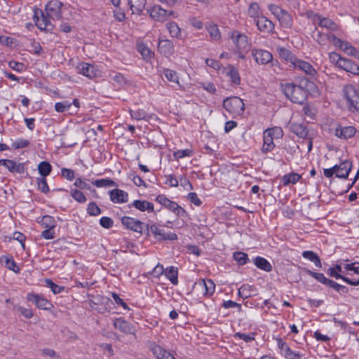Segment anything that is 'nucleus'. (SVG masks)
<instances>
[{
  "mask_svg": "<svg viewBox=\"0 0 359 359\" xmlns=\"http://www.w3.org/2000/svg\"><path fill=\"white\" fill-rule=\"evenodd\" d=\"M280 88L291 102L299 104L304 103L309 94H315L318 91L315 83L306 77L300 78L294 83H281Z\"/></svg>",
  "mask_w": 359,
  "mask_h": 359,
  "instance_id": "f257e3e1",
  "label": "nucleus"
},
{
  "mask_svg": "<svg viewBox=\"0 0 359 359\" xmlns=\"http://www.w3.org/2000/svg\"><path fill=\"white\" fill-rule=\"evenodd\" d=\"M151 233L154 238L158 241H176L177 239V235L175 233H165L164 231L159 228V226L155 224H147V228L144 230V233L149 236Z\"/></svg>",
  "mask_w": 359,
  "mask_h": 359,
  "instance_id": "f03ea898",
  "label": "nucleus"
},
{
  "mask_svg": "<svg viewBox=\"0 0 359 359\" xmlns=\"http://www.w3.org/2000/svg\"><path fill=\"white\" fill-rule=\"evenodd\" d=\"M223 107L227 111L234 115H241L245 109L243 100L236 96L224 99Z\"/></svg>",
  "mask_w": 359,
  "mask_h": 359,
  "instance_id": "7ed1b4c3",
  "label": "nucleus"
},
{
  "mask_svg": "<svg viewBox=\"0 0 359 359\" xmlns=\"http://www.w3.org/2000/svg\"><path fill=\"white\" fill-rule=\"evenodd\" d=\"M344 94L349 104V109L359 112V90L350 85L344 87Z\"/></svg>",
  "mask_w": 359,
  "mask_h": 359,
  "instance_id": "20e7f679",
  "label": "nucleus"
},
{
  "mask_svg": "<svg viewBox=\"0 0 359 359\" xmlns=\"http://www.w3.org/2000/svg\"><path fill=\"white\" fill-rule=\"evenodd\" d=\"M48 15H45L43 11L36 8L34 10V20L36 27L41 30H52L53 26L51 25Z\"/></svg>",
  "mask_w": 359,
  "mask_h": 359,
  "instance_id": "39448f33",
  "label": "nucleus"
},
{
  "mask_svg": "<svg viewBox=\"0 0 359 359\" xmlns=\"http://www.w3.org/2000/svg\"><path fill=\"white\" fill-rule=\"evenodd\" d=\"M62 5V3L57 0L50 1L45 8L48 17L53 20H59L62 16L61 7Z\"/></svg>",
  "mask_w": 359,
  "mask_h": 359,
  "instance_id": "423d86ee",
  "label": "nucleus"
},
{
  "mask_svg": "<svg viewBox=\"0 0 359 359\" xmlns=\"http://www.w3.org/2000/svg\"><path fill=\"white\" fill-rule=\"evenodd\" d=\"M27 299L32 302L36 306L40 309L48 310L53 306V304L48 299L44 298L42 295L29 292L27 295Z\"/></svg>",
  "mask_w": 359,
  "mask_h": 359,
  "instance_id": "0eeeda50",
  "label": "nucleus"
},
{
  "mask_svg": "<svg viewBox=\"0 0 359 359\" xmlns=\"http://www.w3.org/2000/svg\"><path fill=\"white\" fill-rule=\"evenodd\" d=\"M231 39L236 45L238 51L248 49L250 43L248 41V37L243 34L240 33L237 30H233L231 34Z\"/></svg>",
  "mask_w": 359,
  "mask_h": 359,
  "instance_id": "6e6552de",
  "label": "nucleus"
},
{
  "mask_svg": "<svg viewBox=\"0 0 359 359\" xmlns=\"http://www.w3.org/2000/svg\"><path fill=\"white\" fill-rule=\"evenodd\" d=\"M252 55L255 62L259 65H266L273 62L272 54L265 50L262 49H253Z\"/></svg>",
  "mask_w": 359,
  "mask_h": 359,
  "instance_id": "1a4fd4ad",
  "label": "nucleus"
},
{
  "mask_svg": "<svg viewBox=\"0 0 359 359\" xmlns=\"http://www.w3.org/2000/svg\"><path fill=\"white\" fill-rule=\"evenodd\" d=\"M292 66L295 69L301 71L311 77L315 76L317 73L316 69L309 62L300 60L297 57L292 64Z\"/></svg>",
  "mask_w": 359,
  "mask_h": 359,
  "instance_id": "9d476101",
  "label": "nucleus"
},
{
  "mask_svg": "<svg viewBox=\"0 0 359 359\" xmlns=\"http://www.w3.org/2000/svg\"><path fill=\"white\" fill-rule=\"evenodd\" d=\"M121 223L128 229H130L135 232L140 233L141 234L142 233L143 222H142L141 221L130 217L124 216L121 218Z\"/></svg>",
  "mask_w": 359,
  "mask_h": 359,
  "instance_id": "9b49d317",
  "label": "nucleus"
},
{
  "mask_svg": "<svg viewBox=\"0 0 359 359\" xmlns=\"http://www.w3.org/2000/svg\"><path fill=\"white\" fill-rule=\"evenodd\" d=\"M147 13L152 19L156 21L164 22L167 20L168 11L161 8L159 5L154 6L147 9Z\"/></svg>",
  "mask_w": 359,
  "mask_h": 359,
  "instance_id": "f8f14e48",
  "label": "nucleus"
},
{
  "mask_svg": "<svg viewBox=\"0 0 359 359\" xmlns=\"http://www.w3.org/2000/svg\"><path fill=\"white\" fill-rule=\"evenodd\" d=\"M114 326L126 334H134L135 332V326L122 318H116L114 321Z\"/></svg>",
  "mask_w": 359,
  "mask_h": 359,
  "instance_id": "ddd939ff",
  "label": "nucleus"
},
{
  "mask_svg": "<svg viewBox=\"0 0 359 359\" xmlns=\"http://www.w3.org/2000/svg\"><path fill=\"white\" fill-rule=\"evenodd\" d=\"M158 50L162 55L168 57L175 53V45L169 39H159Z\"/></svg>",
  "mask_w": 359,
  "mask_h": 359,
  "instance_id": "4468645a",
  "label": "nucleus"
},
{
  "mask_svg": "<svg viewBox=\"0 0 359 359\" xmlns=\"http://www.w3.org/2000/svg\"><path fill=\"white\" fill-rule=\"evenodd\" d=\"M254 22L260 32L269 33L274 29V24L264 16L258 18Z\"/></svg>",
  "mask_w": 359,
  "mask_h": 359,
  "instance_id": "2eb2a0df",
  "label": "nucleus"
},
{
  "mask_svg": "<svg viewBox=\"0 0 359 359\" xmlns=\"http://www.w3.org/2000/svg\"><path fill=\"white\" fill-rule=\"evenodd\" d=\"M278 346L281 351V353L288 359L301 358L302 355L299 353H296L287 346V344L281 339H278Z\"/></svg>",
  "mask_w": 359,
  "mask_h": 359,
  "instance_id": "dca6fc26",
  "label": "nucleus"
},
{
  "mask_svg": "<svg viewBox=\"0 0 359 359\" xmlns=\"http://www.w3.org/2000/svg\"><path fill=\"white\" fill-rule=\"evenodd\" d=\"M356 133V129L353 126H339L335 129L334 135L344 140L349 139L354 136Z\"/></svg>",
  "mask_w": 359,
  "mask_h": 359,
  "instance_id": "f3484780",
  "label": "nucleus"
},
{
  "mask_svg": "<svg viewBox=\"0 0 359 359\" xmlns=\"http://www.w3.org/2000/svg\"><path fill=\"white\" fill-rule=\"evenodd\" d=\"M263 141L264 144L262 147V151L263 153L266 154L267 152L272 151L275 147L272 133L270 129H267L264 132Z\"/></svg>",
  "mask_w": 359,
  "mask_h": 359,
  "instance_id": "a211bd4d",
  "label": "nucleus"
},
{
  "mask_svg": "<svg viewBox=\"0 0 359 359\" xmlns=\"http://www.w3.org/2000/svg\"><path fill=\"white\" fill-rule=\"evenodd\" d=\"M339 68L355 75H359V66L351 60L344 58L339 64Z\"/></svg>",
  "mask_w": 359,
  "mask_h": 359,
  "instance_id": "6ab92c4d",
  "label": "nucleus"
},
{
  "mask_svg": "<svg viewBox=\"0 0 359 359\" xmlns=\"http://www.w3.org/2000/svg\"><path fill=\"white\" fill-rule=\"evenodd\" d=\"M290 129L300 138L306 139L308 136L309 130L306 126L302 123L292 122L290 123Z\"/></svg>",
  "mask_w": 359,
  "mask_h": 359,
  "instance_id": "aec40b11",
  "label": "nucleus"
},
{
  "mask_svg": "<svg viewBox=\"0 0 359 359\" xmlns=\"http://www.w3.org/2000/svg\"><path fill=\"white\" fill-rule=\"evenodd\" d=\"M129 208L135 207L136 209L144 212L147 210L149 212H154V204L148 201L135 200L128 205Z\"/></svg>",
  "mask_w": 359,
  "mask_h": 359,
  "instance_id": "412c9836",
  "label": "nucleus"
},
{
  "mask_svg": "<svg viewBox=\"0 0 359 359\" xmlns=\"http://www.w3.org/2000/svg\"><path fill=\"white\" fill-rule=\"evenodd\" d=\"M110 198L114 203H125L128 201V194L127 192L114 189L109 191Z\"/></svg>",
  "mask_w": 359,
  "mask_h": 359,
  "instance_id": "4be33fe9",
  "label": "nucleus"
},
{
  "mask_svg": "<svg viewBox=\"0 0 359 359\" xmlns=\"http://www.w3.org/2000/svg\"><path fill=\"white\" fill-rule=\"evenodd\" d=\"M352 168V162L348 160L342 161L339 165V170L336 174V177L346 179Z\"/></svg>",
  "mask_w": 359,
  "mask_h": 359,
  "instance_id": "5701e85b",
  "label": "nucleus"
},
{
  "mask_svg": "<svg viewBox=\"0 0 359 359\" xmlns=\"http://www.w3.org/2000/svg\"><path fill=\"white\" fill-rule=\"evenodd\" d=\"M225 73L231 79V82L235 85L241 83V77L238 69L232 65H229L225 68Z\"/></svg>",
  "mask_w": 359,
  "mask_h": 359,
  "instance_id": "b1692460",
  "label": "nucleus"
},
{
  "mask_svg": "<svg viewBox=\"0 0 359 359\" xmlns=\"http://www.w3.org/2000/svg\"><path fill=\"white\" fill-rule=\"evenodd\" d=\"M78 72L88 78H93L95 76L94 72V67L86 62H81L76 67Z\"/></svg>",
  "mask_w": 359,
  "mask_h": 359,
  "instance_id": "393cba45",
  "label": "nucleus"
},
{
  "mask_svg": "<svg viewBox=\"0 0 359 359\" xmlns=\"http://www.w3.org/2000/svg\"><path fill=\"white\" fill-rule=\"evenodd\" d=\"M280 25L284 28H291L292 26V16L283 9V11L276 18Z\"/></svg>",
  "mask_w": 359,
  "mask_h": 359,
  "instance_id": "a878e982",
  "label": "nucleus"
},
{
  "mask_svg": "<svg viewBox=\"0 0 359 359\" xmlns=\"http://www.w3.org/2000/svg\"><path fill=\"white\" fill-rule=\"evenodd\" d=\"M255 265L259 269H262L266 272H271L272 271V266L271 263L267 261L265 258L262 257H256L253 259Z\"/></svg>",
  "mask_w": 359,
  "mask_h": 359,
  "instance_id": "bb28decb",
  "label": "nucleus"
},
{
  "mask_svg": "<svg viewBox=\"0 0 359 359\" xmlns=\"http://www.w3.org/2000/svg\"><path fill=\"white\" fill-rule=\"evenodd\" d=\"M146 0H128L133 13L140 15L146 5Z\"/></svg>",
  "mask_w": 359,
  "mask_h": 359,
  "instance_id": "cd10ccee",
  "label": "nucleus"
},
{
  "mask_svg": "<svg viewBox=\"0 0 359 359\" xmlns=\"http://www.w3.org/2000/svg\"><path fill=\"white\" fill-rule=\"evenodd\" d=\"M152 352L157 359H170V357L172 356V355L158 345H156L152 348Z\"/></svg>",
  "mask_w": 359,
  "mask_h": 359,
  "instance_id": "c85d7f7f",
  "label": "nucleus"
},
{
  "mask_svg": "<svg viewBox=\"0 0 359 359\" xmlns=\"http://www.w3.org/2000/svg\"><path fill=\"white\" fill-rule=\"evenodd\" d=\"M278 52L280 58L285 60L286 61L290 62L292 65L297 59V57L290 50L285 48H278Z\"/></svg>",
  "mask_w": 359,
  "mask_h": 359,
  "instance_id": "c756f323",
  "label": "nucleus"
},
{
  "mask_svg": "<svg viewBox=\"0 0 359 359\" xmlns=\"http://www.w3.org/2000/svg\"><path fill=\"white\" fill-rule=\"evenodd\" d=\"M302 257L313 262L317 267H322L320 258L316 252L313 251H304L302 253Z\"/></svg>",
  "mask_w": 359,
  "mask_h": 359,
  "instance_id": "7c9ffc66",
  "label": "nucleus"
},
{
  "mask_svg": "<svg viewBox=\"0 0 359 359\" xmlns=\"http://www.w3.org/2000/svg\"><path fill=\"white\" fill-rule=\"evenodd\" d=\"M1 262L5 263L6 267L18 273L20 272V268L17 266L15 262L11 256H4L1 258Z\"/></svg>",
  "mask_w": 359,
  "mask_h": 359,
  "instance_id": "2f4dec72",
  "label": "nucleus"
},
{
  "mask_svg": "<svg viewBox=\"0 0 359 359\" xmlns=\"http://www.w3.org/2000/svg\"><path fill=\"white\" fill-rule=\"evenodd\" d=\"M166 28L172 37L180 39L181 37V29L175 22H169L166 24Z\"/></svg>",
  "mask_w": 359,
  "mask_h": 359,
  "instance_id": "473e14b6",
  "label": "nucleus"
},
{
  "mask_svg": "<svg viewBox=\"0 0 359 359\" xmlns=\"http://www.w3.org/2000/svg\"><path fill=\"white\" fill-rule=\"evenodd\" d=\"M302 178V176L296 172H291L285 175L283 177V184L284 186H287L290 184H295Z\"/></svg>",
  "mask_w": 359,
  "mask_h": 359,
  "instance_id": "72a5a7b5",
  "label": "nucleus"
},
{
  "mask_svg": "<svg viewBox=\"0 0 359 359\" xmlns=\"http://www.w3.org/2000/svg\"><path fill=\"white\" fill-rule=\"evenodd\" d=\"M38 170L42 177H46L51 172L52 166L48 161H41L38 165Z\"/></svg>",
  "mask_w": 359,
  "mask_h": 359,
  "instance_id": "f704fd0d",
  "label": "nucleus"
},
{
  "mask_svg": "<svg viewBox=\"0 0 359 359\" xmlns=\"http://www.w3.org/2000/svg\"><path fill=\"white\" fill-rule=\"evenodd\" d=\"M165 275L173 285H177L178 271L176 268L170 266L169 269H167L165 271Z\"/></svg>",
  "mask_w": 359,
  "mask_h": 359,
  "instance_id": "c9c22d12",
  "label": "nucleus"
},
{
  "mask_svg": "<svg viewBox=\"0 0 359 359\" xmlns=\"http://www.w3.org/2000/svg\"><path fill=\"white\" fill-rule=\"evenodd\" d=\"M97 187H117V184L109 178L96 180L92 182Z\"/></svg>",
  "mask_w": 359,
  "mask_h": 359,
  "instance_id": "e433bc0d",
  "label": "nucleus"
},
{
  "mask_svg": "<svg viewBox=\"0 0 359 359\" xmlns=\"http://www.w3.org/2000/svg\"><path fill=\"white\" fill-rule=\"evenodd\" d=\"M8 170L11 172L22 174L25 171V163H16L15 161L11 160Z\"/></svg>",
  "mask_w": 359,
  "mask_h": 359,
  "instance_id": "4c0bfd02",
  "label": "nucleus"
},
{
  "mask_svg": "<svg viewBox=\"0 0 359 359\" xmlns=\"http://www.w3.org/2000/svg\"><path fill=\"white\" fill-rule=\"evenodd\" d=\"M325 285L339 292L347 293L348 292V288L347 287H346L345 285H339L331 279H328Z\"/></svg>",
  "mask_w": 359,
  "mask_h": 359,
  "instance_id": "58836bf2",
  "label": "nucleus"
},
{
  "mask_svg": "<svg viewBox=\"0 0 359 359\" xmlns=\"http://www.w3.org/2000/svg\"><path fill=\"white\" fill-rule=\"evenodd\" d=\"M233 257L238 264L241 266L250 262L248 254L243 252H235Z\"/></svg>",
  "mask_w": 359,
  "mask_h": 359,
  "instance_id": "ea45409f",
  "label": "nucleus"
},
{
  "mask_svg": "<svg viewBox=\"0 0 359 359\" xmlns=\"http://www.w3.org/2000/svg\"><path fill=\"white\" fill-rule=\"evenodd\" d=\"M130 112L132 118L136 120H146L149 118V116L144 109H138L136 110H130Z\"/></svg>",
  "mask_w": 359,
  "mask_h": 359,
  "instance_id": "a19ab883",
  "label": "nucleus"
},
{
  "mask_svg": "<svg viewBox=\"0 0 359 359\" xmlns=\"http://www.w3.org/2000/svg\"><path fill=\"white\" fill-rule=\"evenodd\" d=\"M202 282L203 285L205 290V294L208 296L212 295L214 293L215 289V285L214 282L210 279H207L206 280H202Z\"/></svg>",
  "mask_w": 359,
  "mask_h": 359,
  "instance_id": "79ce46f5",
  "label": "nucleus"
},
{
  "mask_svg": "<svg viewBox=\"0 0 359 359\" xmlns=\"http://www.w3.org/2000/svg\"><path fill=\"white\" fill-rule=\"evenodd\" d=\"M305 271L306 272V273L308 275H309L310 276L313 277V278H315L316 280H318V282L321 283L322 284H324L325 285L327 281L328 280L329 278H326L323 273H317V272H314V271H312L309 269H305Z\"/></svg>",
  "mask_w": 359,
  "mask_h": 359,
  "instance_id": "37998d69",
  "label": "nucleus"
},
{
  "mask_svg": "<svg viewBox=\"0 0 359 359\" xmlns=\"http://www.w3.org/2000/svg\"><path fill=\"white\" fill-rule=\"evenodd\" d=\"M320 20L319 25L322 27H325L330 29L332 30L337 29V25L331 20L325 18H321L320 16L318 17Z\"/></svg>",
  "mask_w": 359,
  "mask_h": 359,
  "instance_id": "c03bdc74",
  "label": "nucleus"
},
{
  "mask_svg": "<svg viewBox=\"0 0 359 359\" xmlns=\"http://www.w3.org/2000/svg\"><path fill=\"white\" fill-rule=\"evenodd\" d=\"M46 286L50 288L51 291L54 294H60L62 291L65 290V287L62 286L57 285L54 282H53L50 279H45Z\"/></svg>",
  "mask_w": 359,
  "mask_h": 359,
  "instance_id": "a18cd8bd",
  "label": "nucleus"
},
{
  "mask_svg": "<svg viewBox=\"0 0 359 359\" xmlns=\"http://www.w3.org/2000/svg\"><path fill=\"white\" fill-rule=\"evenodd\" d=\"M259 11V6L257 3L253 2L251 3L248 11V14L250 17L253 18L254 20H257L258 18Z\"/></svg>",
  "mask_w": 359,
  "mask_h": 359,
  "instance_id": "49530a36",
  "label": "nucleus"
},
{
  "mask_svg": "<svg viewBox=\"0 0 359 359\" xmlns=\"http://www.w3.org/2000/svg\"><path fill=\"white\" fill-rule=\"evenodd\" d=\"M41 225L46 228H55V220L52 216L45 215L41 220Z\"/></svg>",
  "mask_w": 359,
  "mask_h": 359,
  "instance_id": "de8ad7c7",
  "label": "nucleus"
},
{
  "mask_svg": "<svg viewBox=\"0 0 359 359\" xmlns=\"http://www.w3.org/2000/svg\"><path fill=\"white\" fill-rule=\"evenodd\" d=\"M71 107H72V103H70L67 101L60 102L55 103V109L57 112L62 113L67 110H69Z\"/></svg>",
  "mask_w": 359,
  "mask_h": 359,
  "instance_id": "09e8293b",
  "label": "nucleus"
},
{
  "mask_svg": "<svg viewBox=\"0 0 359 359\" xmlns=\"http://www.w3.org/2000/svg\"><path fill=\"white\" fill-rule=\"evenodd\" d=\"M87 212L90 216H97L101 213V209L95 202H90L88 205Z\"/></svg>",
  "mask_w": 359,
  "mask_h": 359,
  "instance_id": "8fccbe9b",
  "label": "nucleus"
},
{
  "mask_svg": "<svg viewBox=\"0 0 359 359\" xmlns=\"http://www.w3.org/2000/svg\"><path fill=\"white\" fill-rule=\"evenodd\" d=\"M71 196L74 200L79 203H84L87 200L84 194L78 189H72Z\"/></svg>",
  "mask_w": 359,
  "mask_h": 359,
  "instance_id": "3c124183",
  "label": "nucleus"
},
{
  "mask_svg": "<svg viewBox=\"0 0 359 359\" xmlns=\"http://www.w3.org/2000/svg\"><path fill=\"white\" fill-rule=\"evenodd\" d=\"M193 151L189 149L184 150H177L173 153V156L175 159H180L186 156H191Z\"/></svg>",
  "mask_w": 359,
  "mask_h": 359,
  "instance_id": "603ef678",
  "label": "nucleus"
},
{
  "mask_svg": "<svg viewBox=\"0 0 359 359\" xmlns=\"http://www.w3.org/2000/svg\"><path fill=\"white\" fill-rule=\"evenodd\" d=\"M208 32L213 40H218L220 39V32L217 25H211L208 27Z\"/></svg>",
  "mask_w": 359,
  "mask_h": 359,
  "instance_id": "864d4df0",
  "label": "nucleus"
},
{
  "mask_svg": "<svg viewBox=\"0 0 359 359\" xmlns=\"http://www.w3.org/2000/svg\"><path fill=\"white\" fill-rule=\"evenodd\" d=\"M164 74L168 81L174 83H178V76L175 71L171 69H165L164 71Z\"/></svg>",
  "mask_w": 359,
  "mask_h": 359,
  "instance_id": "5fc2aeb1",
  "label": "nucleus"
},
{
  "mask_svg": "<svg viewBox=\"0 0 359 359\" xmlns=\"http://www.w3.org/2000/svg\"><path fill=\"white\" fill-rule=\"evenodd\" d=\"M37 184L39 189L43 193L46 194L49 191V187L45 177H42V178L37 179Z\"/></svg>",
  "mask_w": 359,
  "mask_h": 359,
  "instance_id": "6e6d98bb",
  "label": "nucleus"
},
{
  "mask_svg": "<svg viewBox=\"0 0 359 359\" xmlns=\"http://www.w3.org/2000/svg\"><path fill=\"white\" fill-rule=\"evenodd\" d=\"M100 224L104 229H110L113 226L114 221L108 217H102L100 219Z\"/></svg>",
  "mask_w": 359,
  "mask_h": 359,
  "instance_id": "4d7b16f0",
  "label": "nucleus"
},
{
  "mask_svg": "<svg viewBox=\"0 0 359 359\" xmlns=\"http://www.w3.org/2000/svg\"><path fill=\"white\" fill-rule=\"evenodd\" d=\"M29 145V141L27 140L20 139L13 144V147L15 149L25 148Z\"/></svg>",
  "mask_w": 359,
  "mask_h": 359,
  "instance_id": "13d9d810",
  "label": "nucleus"
},
{
  "mask_svg": "<svg viewBox=\"0 0 359 359\" xmlns=\"http://www.w3.org/2000/svg\"><path fill=\"white\" fill-rule=\"evenodd\" d=\"M61 175L69 181H72L74 178V171L72 169H61Z\"/></svg>",
  "mask_w": 359,
  "mask_h": 359,
  "instance_id": "bf43d9fd",
  "label": "nucleus"
},
{
  "mask_svg": "<svg viewBox=\"0 0 359 359\" xmlns=\"http://www.w3.org/2000/svg\"><path fill=\"white\" fill-rule=\"evenodd\" d=\"M8 66L12 69L18 72H22L25 68V65L23 63L15 62L13 60H11L8 62Z\"/></svg>",
  "mask_w": 359,
  "mask_h": 359,
  "instance_id": "052dcab7",
  "label": "nucleus"
},
{
  "mask_svg": "<svg viewBox=\"0 0 359 359\" xmlns=\"http://www.w3.org/2000/svg\"><path fill=\"white\" fill-rule=\"evenodd\" d=\"M236 336L238 337L239 338L242 339L243 340H244L246 342H250L255 339V333L251 332L249 334H245V333L237 332L236 334Z\"/></svg>",
  "mask_w": 359,
  "mask_h": 359,
  "instance_id": "680f3d73",
  "label": "nucleus"
},
{
  "mask_svg": "<svg viewBox=\"0 0 359 359\" xmlns=\"http://www.w3.org/2000/svg\"><path fill=\"white\" fill-rule=\"evenodd\" d=\"M74 185L81 189L90 190L91 189L90 185L82 180L81 178L76 179Z\"/></svg>",
  "mask_w": 359,
  "mask_h": 359,
  "instance_id": "e2e57ef3",
  "label": "nucleus"
},
{
  "mask_svg": "<svg viewBox=\"0 0 359 359\" xmlns=\"http://www.w3.org/2000/svg\"><path fill=\"white\" fill-rule=\"evenodd\" d=\"M138 50L140 51V53L144 59H148L151 57V50L144 45L139 46Z\"/></svg>",
  "mask_w": 359,
  "mask_h": 359,
  "instance_id": "0e129e2a",
  "label": "nucleus"
},
{
  "mask_svg": "<svg viewBox=\"0 0 359 359\" xmlns=\"http://www.w3.org/2000/svg\"><path fill=\"white\" fill-rule=\"evenodd\" d=\"M188 199L196 206H200L202 204V201L198 197V195L195 192H191L188 194Z\"/></svg>",
  "mask_w": 359,
  "mask_h": 359,
  "instance_id": "69168bd1",
  "label": "nucleus"
},
{
  "mask_svg": "<svg viewBox=\"0 0 359 359\" xmlns=\"http://www.w3.org/2000/svg\"><path fill=\"white\" fill-rule=\"evenodd\" d=\"M54 228H48L41 233V236L45 239H53L55 237Z\"/></svg>",
  "mask_w": 359,
  "mask_h": 359,
  "instance_id": "338daca9",
  "label": "nucleus"
},
{
  "mask_svg": "<svg viewBox=\"0 0 359 359\" xmlns=\"http://www.w3.org/2000/svg\"><path fill=\"white\" fill-rule=\"evenodd\" d=\"M114 17L117 21L123 22L126 19V14L121 8H119L114 11Z\"/></svg>",
  "mask_w": 359,
  "mask_h": 359,
  "instance_id": "774afa93",
  "label": "nucleus"
}]
</instances>
